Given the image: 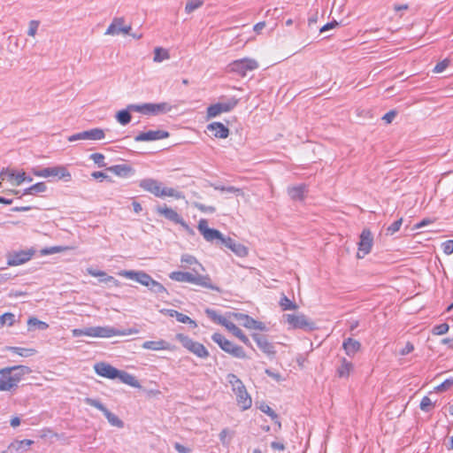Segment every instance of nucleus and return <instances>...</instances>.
Here are the masks:
<instances>
[{
	"instance_id": "79ce46f5",
	"label": "nucleus",
	"mask_w": 453,
	"mask_h": 453,
	"mask_svg": "<svg viewBox=\"0 0 453 453\" xmlns=\"http://www.w3.org/2000/svg\"><path fill=\"white\" fill-rule=\"evenodd\" d=\"M15 323V315L12 312H5L0 316V328L4 326H12Z\"/></svg>"
},
{
	"instance_id": "0eeeda50",
	"label": "nucleus",
	"mask_w": 453,
	"mask_h": 453,
	"mask_svg": "<svg viewBox=\"0 0 453 453\" xmlns=\"http://www.w3.org/2000/svg\"><path fill=\"white\" fill-rule=\"evenodd\" d=\"M128 108L136 112L143 114L157 115L159 113H165L172 110V106L168 103L152 104L147 103L142 104H128Z\"/></svg>"
},
{
	"instance_id": "49530a36",
	"label": "nucleus",
	"mask_w": 453,
	"mask_h": 453,
	"mask_svg": "<svg viewBox=\"0 0 453 453\" xmlns=\"http://www.w3.org/2000/svg\"><path fill=\"white\" fill-rule=\"evenodd\" d=\"M234 433L228 428H224L219 434V440L224 446H228Z\"/></svg>"
},
{
	"instance_id": "680f3d73",
	"label": "nucleus",
	"mask_w": 453,
	"mask_h": 453,
	"mask_svg": "<svg viewBox=\"0 0 453 453\" xmlns=\"http://www.w3.org/2000/svg\"><path fill=\"white\" fill-rule=\"evenodd\" d=\"M442 250L446 255L453 253V240H448L442 243Z\"/></svg>"
},
{
	"instance_id": "4468645a",
	"label": "nucleus",
	"mask_w": 453,
	"mask_h": 453,
	"mask_svg": "<svg viewBox=\"0 0 453 453\" xmlns=\"http://www.w3.org/2000/svg\"><path fill=\"white\" fill-rule=\"evenodd\" d=\"M132 30L131 25H125V18L115 17L111 23L107 27L104 35H118L119 34L130 35Z\"/></svg>"
},
{
	"instance_id": "72a5a7b5",
	"label": "nucleus",
	"mask_w": 453,
	"mask_h": 453,
	"mask_svg": "<svg viewBox=\"0 0 453 453\" xmlns=\"http://www.w3.org/2000/svg\"><path fill=\"white\" fill-rule=\"evenodd\" d=\"M306 191L305 185H298L295 187H290L288 188V196L293 200H302L303 198V195Z\"/></svg>"
},
{
	"instance_id": "e433bc0d",
	"label": "nucleus",
	"mask_w": 453,
	"mask_h": 453,
	"mask_svg": "<svg viewBox=\"0 0 453 453\" xmlns=\"http://www.w3.org/2000/svg\"><path fill=\"white\" fill-rule=\"evenodd\" d=\"M180 261L181 263L183 264V267L184 268H188V267H190L192 265H196L197 266L198 268H200L201 270H204L203 266L197 261V259L192 256V255H188V254H185L181 257L180 258Z\"/></svg>"
},
{
	"instance_id": "603ef678",
	"label": "nucleus",
	"mask_w": 453,
	"mask_h": 453,
	"mask_svg": "<svg viewBox=\"0 0 453 453\" xmlns=\"http://www.w3.org/2000/svg\"><path fill=\"white\" fill-rule=\"evenodd\" d=\"M149 288L156 294H162L166 292L165 288L155 280H152V283L150 285Z\"/></svg>"
},
{
	"instance_id": "f8f14e48",
	"label": "nucleus",
	"mask_w": 453,
	"mask_h": 453,
	"mask_svg": "<svg viewBox=\"0 0 453 453\" xmlns=\"http://www.w3.org/2000/svg\"><path fill=\"white\" fill-rule=\"evenodd\" d=\"M84 402L88 405L101 411L112 426L119 428H122L124 426V422L117 415L111 412L99 400L87 397L84 399Z\"/></svg>"
},
{
	"instance_id": "6e6552de",
	"label": "nucleus",
	"mask_w": 453,
	"mask_h": 453,
	"mask_svg": "<svg viewBox=\"0 0 453 453\" xmlns=\"http://www.w3.org/2000/svg\"><path fill=\"white\" fill-rule=\"evenodd\" d=\"M259 66L257 60L244 58L231 62L227 65V72L234 73L241 76H245L247 72L257 69Z\"/></svg>"
},
{
	"instance_id": "a18cd8bd",
	"label": "nucleus",
	"mask_w": 453,
	"mask_h": 453,
	"mask_svg": "<svg viewBox=\"0 0 453 453\" xmlns=\"http://www.w3.org/2000/svg\"><path fill=\"white\" fill-rule=\"evenodd\" d=\"M203 4V0H188L187 2V4H186V6H185V12L188 14H190L193 12H195L196 10L199 9L200 7H202Z\"/></svg>"
},
{
	"instance_id": "c85d7f7f",
	"label": "nucleus",
	"mask_w": 453,
	"mask_h": 453,
	"mask_svg": "<svg viewBox=\"0 0 453 453\" xmlns=\"http://www.w3.org/2000/svg\"><path fill=\"white\" fill-rule=\"evenodd\" d=\"M353 368L352 362L347 360L345 357H342L341 364L336 369V374L339 378H349Z\"/></svg>"
},
{
	"instance_id": "5fc2aeb1",
	"label": "nucleus",
	"mask_w": 453,
	"mask_h": 453,
	"mask_svg": "<svg viewBox=\"0 0 453 453\" xmlns=\"http://www.w3.org/2000/svg\"><path fill=\"white\" fill-rule=\"evenodd\" d=\"M453 386V378H449V379H447L445 380L442 383H441L440 385H438L435 389L436 391L438 392H443V391H446L448 390L449 388H450L451 387Z\"/></svg>"
},
{
	"instance_id": "aec40b11",
	"label": "nucleus",
	"mask_w": 453,
	"mask_h": 453,
	"mask_svg": "<svg viewBox=\"0 0 453 453\" xmlns=\"http://www.w3.org/2000/svg\"><path fill=\"white\" fill-rule=\"evenodd\" d=\"M119 274L127 279L134 280L148 288L150 287V285H151L153 280L152 277L150 274L142 271H121L119 273Z\"/></svg>"
},
{
	"instance_id": "20e7f679",
	"label": "nucleus",
	"mask_w": 453,
	"mask_h": 453,
	"mask_svg": "<svg viewBox=\"0 0 453 453\" xmlns=\"http://www.w3.org/2000/svg\"><path fill=\"white\" fill-rule=\"evenodd\" d=\"M226 381L231 385L232 390L236 395L237 404L242 410L250 408L252 400L242 381L234 373L227 374Z\"/></svg>"
},
{
	"instance_id": "774afa93",
	"label": "nucleus",
	"mask_w": 453,
	"mask_h": 453,
	"mask_svg": "<svg viewBox=\"0 0 453 453\" xmlns=\"http://www.w3.org/2000/svg\"><path fill=\"white\" fill-rule=\"evenodd\" d=\"M395 116H396L395 111H389L382 117V119L385 120L386 123H391L393 121V119L395 118Z\"/></svg>"
},
{
	"instance_id": "473e14b6",
	"label": "nucleus",
	"mask_w": 453,
	"mask_h": 453,
	"mask_svg": "<svg viewBox=\"0 0 453 453\" xmlns=\"http://www.w3.org/2000/svg\"><path fill=\"white\" fill-rule=\"evenodd\" d=\"M225 327L230 331L234 336H236L244 344L250 346L249 338L243 334V332L232 321L228 320Z\"/></svg>"
},
{
	"instance_id": "393cba45",
	"label": "nucleus",
	"mask_w": 453,
	"mask_h": 453,
	"mask_svg": "<svg viewBox=\"0 0 453 453\" xmlns=\"http://www.w3.org/2000/svg\"><path fill=\"white\" fill-rule=\"evenodd\" d=\"M222 245L231 250L238 257H243L248 255V249L242 243L236 242L231 237L222 239Z\"/></svg>"
},
{
	"instance_id": "1a4fd4ad",
	"label": "nucleus",
	"mask_w": 453,
	"mask_h": 453,
	"mask_svg": "<svg viewBox=\"0 0 453 453\" xmlns=\"http://www.w3.org/2000/svg\"><path fill=\"white\" fill-rule=\"evenodd\" d=\"M283 317L292 329H303L308 332L316 329L315 323L304 314H286Z\"/></svg>"
},
{
	"instance_id": "4d7b16f0",
	"label": "nucleus",
	"mask_w": 453,
	"mask_h": 453,
	"mask_svg": "<svg viewBox=\"0 0 453 453\" xmlns=\"http://www.w3.org/2000/svg\"><path fill=\"white\" fill-rule=\"evenodd\" d=\"M450 60L448 58L443 59L439 62L434 68V73H442L449 65Z\"/></svg>"
},
{
	"instance_id": "7c9ffc66",
	"label": "nucleus",
	"mask_w": 453,
	"mask_h": 453,
	"mask_svg": "<svg viewBox=\"0 0 453 453\" xmlns=\"http://www.w3.org/2000/svg\"><path fill=\"white\" fill-rule=\"evenodd\" d=\"M117 379H119L122 383L127 384L128 386H131L135 388H141L142 386L138 380L132 374L119 370V375L117 376Z\"/></svg>"
},
{
	"instance_id": "a878e982",
	"label": "nucleus",
	"mask_w": 453,
	"mask_h": 453,
	"mask_svg": "<svg viewBox=\"0 0 453 453\" xmlns=\"http://www.w3.org/2000/svg\"><path fill=\"white\" fill-rule=\"evenodd\" d=\"M207 128L216 138L225 139L229 135V129L220 122H212Z\"/></svg>"
},
{
	"instance_id": "f03ea898",
	"label": "nucleus",
	"mask_w": 453,
	"mask_h": 453,
	"mask_svg": "<svg viewBox=\"0 0 453 453\" xmlns=\"http://www.w3.org/2000/svg\"><path fill=\"white\" fill-rule=\"evenodd\" d=\"M192 271L193 273L180 271L172 272L169 274V278L178 282L192 283L209 289L219 291V288L211 283V279L208 274H199L196 267H193Z\"/></svg>"
},
{
	"instance_id": "f704fd0d",
	"label": "nucleus",
	"mask_w": 453,
	"mask_h": 453,
	"mask_svg": "<svg viewBox=\"0 0 453 453\" xmlns=\"http://www.w3.org/2000/svg\"><path fill=\"white\" fill-rule=\"evenodd\" d=\"M107 171L114 173L117 176L126 177L131 173L132 168L127 165H116L107 168Z\"/></svg>"
},
{
	"instance_id": "c756f323",
	"label": "nucleus",
	"mask_w": 453,
	"mask_h": 453,
	"mask_svg": "<svg viewBox=\"0 0 453 453\" xmlns=\"http://www.w3.org/2000/svg\"><path fill=\"white\" fill-rule=\"evenodd\" d=\"M7 369L11 370L12 377L15 379V381L17 382L18 385L24 375L29 374L32 372V370L26 365H14L7 367Z\"/></svg>"
},
{
	"instance_id": "5701e85b",
	"label": "nucleus",
	"mask_w": 453,
	"mask_h": 453,
	"mask_svg": "<svg viewBox=\"0 0 453 453\" xmlns=\"http://www.w3.org/2000/svg\"><path fill=\"white\" fill-rule=\"evenodd\" d=\"M169 137V133L164 130H149L142 132L134 137L135 142H150Z\"/></svg>"
},
{
	"instance_id": "2eb2a0df",
	"label": "nucleus",
	"mask_w": 453,
	"mask_h": 453,
	"mask_svg": "<svg viewBox=\"0 0 453 453\" xmlns=\"http://www.w3.org/2000/svg\"><path fill=\"white\" fill-rule=\"evenodd\" d=\"M197 228L207 242H213L214 241H219L220 243H222V239L225 238V236L219 230L210 228L206 219H200Z\"/></svg>"
},
{
	"instance_id": "13d9d810",
	"label": "nucleus",
	"mask_w": 453,
	"mask_h": 453,
	"mask_svg": "<svg viewBox=\"0 0 453 453\" xmlns=\"http://www.w3.org/2000/svg\"><path fill=\"white\" fill-rule=\"evenodd\" d=\"M402 223H403V219H399L395 220L394 223H392L387 228V233L389 234H394L400 229Z\"/></svg>"
},
{
	"instance_id": "ddd939ff",
	"label": "nucleus",
	"mask_w": 453,
	"mask_h": 453,
	"mask_svg": "<svg viewBox=\"0 0 453 453\" xmlns=\"http://www.w3.org/2000/svg\"><path fill=\"white\" fill-rule=\"evenodd\" d=\"M373 245V236L368 228H365L361 234L358 242V251L357 253V258H363L369 254Z\"/></svg>"
},
{
	"instance_id": "4c0bfd02",
	"label": "nucleus",
	"mask_w": 453,
	"mask_h": 453,
	"mask_svg": "<svg viewBox=\"0 0 453 453\" xmlns=\"http://www.w3.org/2000/svg\"><path fill=\"white\" fill-rule=\"evenodd\" d=\"M46 190V184L44 182H38L25 189L23 195H36L39 193H43Z\"/></svg>"
},
{
	"instance_id": "de8ad7c7",
	"label": "nucleus",
	"mask_w": 453,
	"mask_h": 453,
	"mask_svg": "<svg viewBox=\"0 0 453 453\" xmlns=\"http://www.w3.org/2000/svg\"><path fill=\"white\" fill-rule=\"evenodd\" d=\"M11 350L21 357H30L33 356L35 353V350L33 349H26V348H19V347H12Z\"/></svg>"
},
{
	"instance_id": "3c124183",
	"label": "nucleus",
	"mask_w": 453,
	"mask_h": 453,
	"mask_svg": "<svg viewBox=\"0 0 453 453\" xmlns=\"http://www.w3.org/2000/svg\"><path fill=\"white\" fill-rule=\"evenodd\" d=\"M88 273L94 277H105L103 280L105 282L108 281H115V279L112 276H108L103 271H95L92 269H88Z\"/></svg>"
},
{
	"instance_id": "9b49d317",
	"label": "nucleus",
	"mask_w": 453,
	"mask_h": 453,
	"mask_svg": "<svg viewBox=\"0 0 453 453\" xmlns=\"http://www.w3.org/2000/svg\"><path fill=\"white\" fill-rule=\"evenodd\" d=\"M238 104L235 97L226 98L207 108V118H215L223 112L231 111Z\"/></svg>"
},
{
	"instance_id": "09e8293b",
	"label": "nucleus",
	"mask_w": 453,
	"mask_h": 453,
	"mask_svg": "<svg viewBox=\"0 0 453 453\" xmlns=\"http://www.w3.org/2000/svg\"><path fill=\"white\" fill-rule=\"evenodd\" d=\"M434 406V403L428 396H424L419 404L420 410L425 412L430 411Z\"/></svg>"
},
{
	"instance_id": "ea45409f",
	"label": "nucleus",
	"mask_w": 453,
	"mask_h": 453,
	"mask_svg": "<svg viewBox=\"0 0 453 453\" xmlns=\"http://www.w3.org/2000/svg\"><path fill=\"white\" fill-rule=\"evenodd\" d=\"M170 54L167 50L163 49L161 47H157L154 50V58L153 61L157 63H160L164 60L169 59Z\"/></svg>"
},
{
	"instance_id": "f257e3e1",
	"label": "nucleus",
	"mask_w": 453,
	"mask_h": 453,
	"mask_svg": "<svg viewBox=\"0 0 453 453\" xmlns=\"http://www.w3.org/2000/svg\"><path fill=\"white\" fill-rule=\"evenodd\" d=\"M139 330L136 328H129L127 330H119L114 327L106 326H90L82 329L75 328L72 330L73 337H79L82 335L98 338H110L116 335H130L138 334Z\"/></svg>"
},
{
	"instance_id": "052dcab7",
	"label": "nucleus",
	"mask_w": 453,
	"mask_h": 453,
	"mask_svg": "<svg viewBox=\"0 0 453 453\" xmlns=\"http://www.w3.org/2000/svg\"><path fill=\"white\" fill-rule=\"evenodd\" d=\"M196 208L197 210H199L200 211L202 212H209V213H213L215 212L216 209L215 207L213 206H207L205 204H203V203H196L195 204Z\"/></svg>"
},
{
	"instance_id": "423d86ee",
	"label": "nucleus",
	"mask_w": 453,
	"mask_h": 453,
	"mask_svg": "<svg viewBox=\"0 0 453 453\" xmlns=\"http://www.w3.org/2000/svg\"><path fill=\"white\" fill-rule=\"evenodd\" d=\"M211 339L214 342H216L222 350L230 354L234 357L246 358V354L242 347L234 344V342L226 339L224 335L219 333H215L212 334Z\"/></svg>"
},
{
	"instance_id": "6ab92c4d",
	"label": "nucleus",
	"mask_w": 453,
	"mask_h": 453,
	"mask_svg": "<svg viewBox=\"0 0 453 453\" xmlns=\"http://www.w3.org/2000/svg\"><path fill=\"white\" fill-rule=\"evenodd\" d=\"M231 317L234 318L239 324H241L242 326L248 329H265V325L262 322L255 320L247 314L233 312L231 314Z\"/></svg>"
},
{
	"instance_id": "c03bdc74",
	"label": "nucleus",
	"mask_w": 453,
	"mask_h": 453,
	"mask_svg": "<svg viewBox=\"0 0 453 453\" xmlns=\"http://www.w3.org/2000/svg\"><path fill=\"white\" fill-rule=\"evenodd\" d=\"M280 305L283 311H294L297 309V304L283 296L280 300Z\"/></svg>"
},
{
	"instance_id": "bb28decb",
	"label": "nucleus",
	"mask_w": 453,
	"mask_h": 453,
	"mask_svg": "<svg viewBox=\"0 0 453 453\" xmlns=\"http://www.w3.org/2000/svg\"><path fill=\"white\" fill-rule=\"evenodd\" d=\"M342 348L349 357H354L361 349V343L353 339V338H347L343 341Z\"/></svg>"
},
{
	"instance_id": "cd10ccee",
	"label": "nucleus",
	"mask_w": 453,
	"mask_h": 453,
	"mask_svg": "<svg viewBox=\"0 0 453 453\" xmlns=\"http://www.w3.org/2000/svg\"><path fill=\"white\" fill-rule=\"evenodd\" d=\"M34 444V441L29 439L15 440L8 446V450H14L18 453H24L29 450L30 447Z\"/></svg>"
},
{
	"instance_id": "8fccbe9b",
	"label": "nucleus",
	"mask_w": 453,
	"mask_h": 453,
	"mask_svg": "<svg viewBox=\"0 0 453 453\" xmlns=\"http://www.w3.org/2000/svg\"><path fill=\"white\" fill-rule=\"evenodd\" d=\"M89 157L99 167H104L106 165V164L104 163V155H103L102 153H93L89 156Z\"/></svg>"
},
{
	"instance_id": "37998d69",
	"label": "nucleus",
	"mask_w": 453,
	"mask_h": 453,
	"mask_svg": "<svg viewBox=\"0 0 453 453\" xmlns=\"http://www.w3.org/2000/svg\"><path fill=\"white\" fill-rule=\"evenodd\" d=\"M213 188L215 190H219L221 192H228V193H234L237 196H244V192L242 188H235L234 186L225 187V186H218V185H212Z\"/></svg>"
},
{
	"instance_id": "338daca9",
	"label": "nucleus",
	"mask_w": 453,
	"mask_h": 453,
	"mask_svg": "<svg viewBox=\"0 0 453 453\" xmlns=\"http://www.w3.org/2000/svg\"><path fill=\"white\" fill-rule=\"evenodd\" d=\"M174 449L178 453H191V449L183 446L179 442H175L173 445Z\"/></svg>"
},
{
	"instance_id": "dca6fc26",
	"label": "nucleus",
	"mask_w": 453,
	"mask_h": 453,
	"mask_svg": "<svg viewBox=\"0 0 453 453\" xmlns=\"http://www.w3.org/2000/svg\"><path fill=\"white\" fill-rule=\"evenodd\" d=\"M35 254L34 250L13 251L7 254V265L16 266L29 261Z\"/></svg>"
},
{
	"instance_id": "f3484780",
	"label": "nucleus",
	"mask_w": 453,
	"mask_h": 453,
	"mask_svg": "<svg viewBox=\"0 0 453 453\" xmlns=\"http://www.w3.org/2000/svg\"><path fill=\"white\" fill-rule=\"evenodd\" d=\"M104 131L96 127L72 134L67 138V140L69 142H75L79 140L98 141L104 139Z\"/></svg>"
},
{
	"instance_id": "0e129e2a",
	"label": "nucleus",
	"mask_w": 453,
	"mask_h": 453,
	"mask_svg": "<svg viewBox=\"0 0 453 453\" xmlns=\"http://www.w3.org/2000/svg\"><path fill=\"white\" fill-rule=\"evenodd\" d=\"M12 179H14V180H15V185L19 186L22 182L26 181V180H27L26 173L24 172L19 173L18 174L14 173V176L12 177Z\"/></svg>"
},
{
	"instance_id": "6e6d98bb",
	"label": "nucleus",
	"mask_w": 453,
	"mask_h": 453,
	"mask_svg": "<svg viewBox=\"0 0 453 453\" xmlns=\"http://www.w3.org/2000/svg\"><path fill=\"white\" fill-rule=\"evenodd\" d=\"M449 325L446 323H442L440 325H437L434 327L433 333L437 335H442L446 334L449 331Z\"/></svg>"
},
{
	"instance_id": "bf43d9fd",
	"label": "nucleus",
	"mask_w": 453,
	"mask_h": 453,
	"mask_svg": "<svg viewBox=\"0 0 453 453\" xmlns=\"http://www.w3.org/2000/svg\"><path fill=\"white\" fill-rule=\"evenodd\" d=\"M40 21L38 20H31L29 22V27L27 31V35L29 36H35L36 35L37 29L39 27Z\"/></svg>"
},
{
	"instance_id": "9d476101",
	"label": "nucleus",
	"mask_w": 453,
	"mask_h": 453,
	"mask_svg": "<svg viewBox=\"0 0 453 453\" xmlns=\"http://www.w3.org/2000/svg\"><path fill=\"white\" fill-rule=\"evenodd\" d=\"M176 339L182 344L184 348L192 352L194 355L201 358L209 357L206 348L200 342L193 341L188 335L178 334Z\"/></svg>"
},
{
	"instance_id": "69168bd1",
	"label": "nucleus",
	"mask_w": 453,
	"mask_h": 453,
	"mask_svg": "<svg viewBox=\"0 0 453 453\" xmlns=\"http://www.w3.org/2000/svg\"><path fill=\"white\" fill-rule=\"evenodd\" d=\"M260 410L265 412V414H267L268 416H270L272 418H277V414L274 412V411L269 407L268 405H263L260 407Z\"/></svg>"
},
{
	"instance_id": "4be33fe9",
	"label": "nucleus",
	"mask_w": 453,
	"mask_h": 453,
	"mask_svg": "<svg viewBox=\"0 0 453 453\" xmlns=\"http://www.w3.org/2000/svg\"><path fill=\"white\" fill-rule=\"evenodd\" d=\"M18 387L15 379L12 377V372L7 367L0 369V391H11Z\"/></svg>"
},
{
	"instance_id": "e2e57ef3",
	"label": "nucleus",
	"mask_w": 453,
	"mask_h": 453,
	"mask_svg": "<svg viewBox=\"0 0 453 453\" xmlns=\"http://www.w3.org/2000/svg\"><path fill=\"white\" fill-rule=\"evenodd\" d=\"M13 176H14V172L10 171L7 168H3L2 171L0 172V179L2 180H4L6 178H8L9 180H12Z\"/></svg>"
},
{
	"instance_id": "a19ab883",
	"label": "nucleus",
	"mask_w": 453,
	"mask_h": 453,
	"mask_svg": "<svg viewBox=\"0 0 453 453\" xmlns=\"http://www.w3.org/2000/svg\"><path fill=\"white\" fill-rule=\"evenodd\" d=\"M28 330H33L35 327L39 330H46L49 325L46 322L41 321L35 317H31L27 320Z\"/></svg>"
},
{
	"instance_id": "39448f33",
	"label": "nucleus",
	"mask_w": 453,
	"mask_h": 453,
	"mask_svg": "<svg viewBox=\"0 0 453 453\" xmlns=\"http://www.w3.org/2000/svg\"><path fill=\"white\" fill-rule=\"evenodd\" d=\"M32 173L37 177L56 178L57 180H62L66 182L72 180L71 173L65 165H55L42 169L33 168Z\"/></svg>"
},
{
	"instance_id": "412c9836",
	"label": "nucleus",
	"mask_w": 453,
	"mask_h": 453,
	"mask_svg": "<svg viewBox=\"0 0 453 453\" xmlns=\"http://www.w3.org/2000/svg\"><path fill=\"white\" fill-rule=\"evenodd\" d=\"M253 340L256 342L257 347L268 357H274L276 350L273 343L270 342L267 337L264 334H254Z\"/></svg>"
},
{
	"instance_id": "b1692460",
	"label": "nucleus",
	"mask_w": 453,
	"mask_h": 453,
	"mask_svg": "<svg viewBox=\"0 0 453 453\" xmlns=\"http://www.w3.org/2000/svg\"><path fill=\"white\" fill-rule=\"evenodd\" d=\"M94 369L96 374L104 378L113 380L117 379L119 375V370L117 368L104 362L96 363L94 365Z\"/></svg>"
},
{
	"instance_id": "7ed1b4c3",
	"label": "nucleus",
	"mask_w": 453,
	"mask_h": 453,
	"mask_svg": "<svg viewBox=\"0 0 453 453\" xmlns=\"http://www.w3.org/2000/svg\"><path fill=\"white\" fill-rule=\"evenodd\" d=\"M139 186L145 191L157 197L171 196L176 199L183 198L181 192L173 188L162 187V183L157 180L147 178L140 181Z\"/></svg>"
},
{
	"instance_id": "864d4df0",
	"label": "nucleus",
	"mask_w": 453,
	"mask_h": 453,
	"mask_svg": "<svg viewBox=\"0 0 453 453\" xmlns=\"http://www.w3.org/2000/svg\"><path fill=\"white\" fill-rule=\"evenodd\" d=\"M176 319L180 323L192 325L193 327L197 326L196 323L193 319H191L188 316L183 313L179 312V314H176Z\"/></svg>"
},
{
	"instance_id": "c9c22d12",
	"label": "nucleus",
	"mask_w": 453,
	"mask_h": 453,
	"mask_svg": "<svg viewBox=\"0 0 453 453\" xmlns=\"http://www.w3.org/2000/svg\"><path fill=\"white\" fill-rule=\"evenodd\" d=\"M131 111H134L129 109L128 105L127 106V109L118 111L116 114L117 121L122 126L127 125L131 121V119H132V116L130 113Z\"/></svg>"
},
{
	"instance_id": "2f4dec72",
	"label": "nucleus",
	"mask_w": 453,
	"mask_h": 453,
	"mask_svg": "<svg viewBox=\"0 0 453 453\" xmlns=\"http://www.w3.org/2000/svg\"><path fill=\"white\" fill-rule=\"evenodd\" d=\"M142 348L145 349L152 350H169L171 349L170 344L164 341H147L142 343Z\"/></svg>"
},
{
	"instance_id": "a211bd4d",
	"label": "nucleus",
	"mask_w": 453,
	"mask_h": 453,
	"mask_svg": "<svg viewBox=\"0 0 453 453\" xmlns=\"http://www.w3.org/2000/svg\"><path fill=\"white\" fill-rule=\"evenodd\" d=\"M157 212L162 216H164L165 219H169L170 221H173L176 224L180 225L183 226L187 231H191L188 225L184 221L182 217L174 210L172 208H169L167 206H159L157 208Z\"/></svg>"
},
{
	"instance_id": "58836bf2",
	"label": "nucleus",
	"mask_w": 453,
	"mask_h": 453,
	"mask_svg": "<svg viewBox=\"0 0 453 453\" xmlns=\"http://www.w3.org/2000/svg\"><path fill=\"white\" fill-rule=\"evenodd\" d=\"M206 315L214 322L225 326L227 323L228 319L224 318L221 315H219L216 311L211 309H206L205 310Z\"/></svg>"
}]
</instances>
